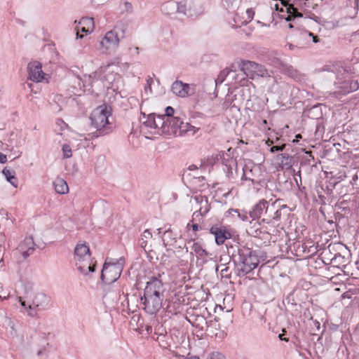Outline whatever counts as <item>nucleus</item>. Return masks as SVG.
Here are the masks:
<instances>
[{
    "mask_svg": "<svg viewBox=\"0 0 359 359\" xmlns=\"http://www.w3.org/2000/svg\"><path fill=\"white\" fill-rule=\"evenodd\" d=\"M198 130V128L191 126L189 123H184L183 121H182V124L180 125V128L177 132V135L182 136L189 133H191V135H194L196 131Z\"/></svg>",
    "mask_w": 359,
    "mask_h": 359,
    "instance_id": "b1692460",
    "label": "nucleus"
},
{
    "mask_svg": "<svg viewBox=\"0 0 359 359\" xmlns=\"http://www.w3.org/2000/svg\"><path fill=\"white\" fill-rule=\"evenodd\" d=\"M226 76H231L233 79H236L235 71L224 69L219 74L215 81L217 82L219 81L220 83H222Z\"/></svg>",
    "mask_w": 359,
    "mask_h": 359,
    "instance_id": "58836bf2",
    "label": "nucleus"
},
{
    "mask_svg": "<svg viewBox=\"0 0 359 359\" xmlns=\"http://www.w3.org/2000/svg\"><path fill=\"white\" fill-rule=\"evenodd\" d=\"M188 243L192 244L191 250L198 255V257L203 258L204 257H208L210 255V254L205 249H204L199 243L190 240Z\"/></svg>",
    "mask_w": 359,
    "mask_h": 359,
    "instance_id": "a878e982",
    "label": "nucleus"
},
{
    "mask_svg": "<svg viewBox=\"0 0 359 359\" xmlns=\"http://www.w3.org/2000/svg\"><path fill=\"white\" fill-rule=\"evenodd\" d=\"M235 266V272L239 277H243L257 267L259 263L256 250L245 245H240L231 255Z\"/></svg>",
    "mask_w": 359,
    "mask_h": 359,
    "instance_id": "f257e3e1",
    "label": "nucleus"
},
{
    "mask_svg": "<svg viewBox=\"0 0 359 359\" xmlns=\"http://www.w3.org/2000/svg\"><path fill=\"white\" fill-rule=\"evenodd\" d=\"M336 207L342 211L346 212L350 211V209L348 205V202L346 200H342L338 201V203L336 204Z\"/></svg>",
    "mask_w": 359,
    "mask_h": 359,
    "instance_id": "79ce46f5",
    "label": "nucleus"
},
{
    "mask_svg": "<svg viewBox=\"0 0 359 359\" xmlns=\"http://www.w3.org/2000/svg\"><path fill=\"white\" fill-rule=\"evenodd\" d=\"M278 159L283 169H289L292 166L293 158L286 153L278 155Z\"/></svg>",
    "mask_w": 359,
    "mask_h": 359,
    "instance_id": "393cba45",
    "label": "nucleus"
},
{
    "mask_svg": "<svg viewBox=\"0 0 359 359\" xmlns=\"http://www.w3.org/2000/svg\"><path fill=\"white\" fill-rule=\"evenodd\" d=\"M120 39L116 32L113 30L108 32L100 43L102 52L108 53L115 50L118 46Z\"/></svg>",
    "mask_w": 359,
    "mask_h": 359,
    "instance_id": "1a4fd4ad",
    "label": "nucleus"
},
{
    "mask_svg": "<svg viewBox=\"0 0 359 359\" xmlns=\"http://www.w3.org/2000/svg\"><path fill=\"white\" fill-rule=\"evenodd\" d=\"M3 175L5 176L6 180L10 182L13 186L17 187L18 180L15 175V172L5 168L2 170Z\"/></svg>",
    "mask_w": 359,
    "mask_h": 359,
    "instance_id": "72a5a7b5",
    "label": "nucleus"
},
{
    "mask_svg": "<svg viewBox=\"0 0 359 359\" xmlns=\"http://www.w3.org/2000/svg\"><path fill=\"white\" fill-rule=\"evenodd\" d=\"M243 173L241 177L242 180H248L251 181L253 184H259V180L257 179L255 175V172L258 170V168L256 166L250 167L248 165H245L243 167Z\"/></svg>",
    "mask_w": 359,
    "mask_h": 359,
    "instance_id": "6ab92c4d",
    "label": "nucleus"
},
{
    "mask_svg": "<svg viewBox=\"0 0 359 359\" xmlns=\"http://www.w3.org/2000/svg\"><path fill=\"white\" fill-rule=\"evenodd\" d=\"M284 8H278V5H276V9L283 13L281 18L287 21H292L296 18H302V13L299 12L297 8L294 7L293 4H290L288 0H280Z\"/></svg>",
    "mask_w": 359,
    "mask_h": 359,
    "instance_id": "6e6552de",
    "label": "nucleus"
},
{
    "mask_svg": "<svg viewBox=\"0 0 359 359\" xmlns=\"http://www.w3.org/2000/svg\"><path fill=\"white\" fill-rule=\"evenodd\" d=\"M171 90L179 97H186L194 94V86L191 87L188 83L177 80L172 84Z\"/></svg>",
    "mask_w": 359,
    "mask_h": 359,
    "instance_id": "ddd939ff",
    "label": "nucleus"
},
{
    "mask_svg": "<svg viewBox=\"0 0 359 359\" xmlns=\"http://www.w3.org/2000/svg\"><path fill=\"white\" fill-rule=\"evenodd\" d=\"M143 124L148 128L155 129V114H150L148 115L147 118L143 122Z\"/></svg>",
    "mask_w": 359,
    "mask_h": 359,
    "instance_id": "ea45409f",
    "label": "nucleus"
},
{
    "mask_svg": "<svg viewBox=\"0 0 359 359\" xmlns=\"http://www.w3.org/2000/svg\"><path fill=\"white\" fill-rule=\"evenodd\" d=\"M124 262L123 257L118 259L107 257L102 269L101 280L107 285L116 281L123 271Z\"/></svg>",
    "mask_w": 359,
    "mask_h": 359,
    "instance_id": "f03ea898",
    "label": "nucleus"
},
{
    "mask_svg": "<svg viewBox=\"0 0 359 359\" xmlns=\"http://www.w3.org/2000/svg\"><path fill=\"white\" fill-rule=\"evenodd\" d=\"M191 203L196 205L195 208L196 210L194 212L192 219L191 222L196 220L205 215L209 211V205L208 203V198L201 194L193 196L191 199Z\"/></svg>",
    "mask_w": 359,
    "mask_h": 359,
    "instance_id": "423d86ee",
    "label": "nucleus"
},
{
    "mask_svg": "<svg viewBox=\"0 0 359 359\" xmlns=\"http://www.w3.org/2000/svg\"><path fill=\"white\" fill-rule=\"evenodd\" d=\"M167 118L163 115H158L156 118L155 117V129H158L162 133H169L168 128L166 125Z\"/></svg>",
    "mask_w": 359,
    "mask_h": 359,
    "instance_id": "2f4dec72",
    "label": "nucleus"
},
{
    "mask_svg": "<svg viewBox=\"0 0 359 359\" xmlns=\"http://www.w3.org/2000/svg\"><path fill=\"white\" fill-rule=\"evenodd\" d=\"M128 27V22L127 21H119L116 23V25L114 27V29L113 31H115L118 33V35H119V33H121L120 38L123 39L125 37L126 32Z\"/></svg>",
    "mask_w": 359,
    "mask_h": 359,
    "instance_id": "f704fd0d",
    "label": "nucleus"
},
{
    "mask_svg": "<svg viewBox=\"0 0 359 359\" xmlns=\"http://www.w3.org/2000/svg\"><path fill=\"white\" fill-rule=\"evenodd\" d=\"M142 309L149 314H156L162 307L163 299L144 294L140 297Z\"/></svg>",
    "mask_w": 359,
    "mask_h": 359,
    "instance_id": "0eeeda50",
    "label": "nucleus"
},
{
    "mask_svg": "<svg viewBox=\"0 0 359 359\" xmlns=\"http://www.w3.org/2000/svg\"><path fill=\"white\" fill-rule=\"evenodd\" d=\"M55 191L60 194H65L69 191L67 182L62 178H57L54 182Z\"/></svg>",
    "mask_w": 359,
    "mask_h": 359,
    "instance_id": "7c9ffc66",
    "label": "nucleus"
},
{
    "mask_svg": "<svg viewBox=\"0 0 359 359\" xmlns=\"http://www.w3.org/2000/svg\"><path fill=\"white\" fill-rule=\"evenodd\" d=\"M186 11H187V6H186L185 3L177 2L176 13L186 15H187Z\"/></svg>",
    "mask_w": 359,
    "mask_h": 359,
    "instance_id": "a18cd8bd",
    "label": "nucleus"
},
{
    "mask_svg": "<svg viewBox=\"0 0 359 359\" xmlns=\"http://www.w3.org/2000/svg\"><path fill=\"white\" fill-rule=\"evenodd\" d=\"M273 210V204L271 205L269 203L264 199L259 201L253 208L251 211L249 212V215L252 219H259L262 217L266 218V215L269 213V211Z\"/></svg>",
    "mask_w": 359,
    "mask_h": 359,
    "instance_id": "9d476101",
    "label": "nucleus"
},
{
    "mask_svg": "<svg viewBox=\"0 0 359 359\" xmlns=\"http://www.w3.org/2000/svg\"><path fill=\"white\" fill-rule=\"evenodd\" d=\"M20 304L22 306H24L26 309H27V311H29L28 308L26 307V302L25 301H22L21 299H20Z\"/></svg>",
    "mask_w": 359,
    "mask_h": 359,
    "instance_id": "338daca9",
    "label": "nucleus"
},
{
    "mask_svg": "<svg viewBox=\"0 0 359 359\" xmlns=\"http://www.w3.org/2000/svg\"><path fill=\"white\" fill-rule=\"evenodd\" d=\"M189 322L192 324L194 327H196L200 330H203L205 326L208 327V322L203 316H197L195 318L194 321L189 320Z\"/></svg>",
    "mask_w": 359,
    "mask_h": 359,
    "instance_id": "c9c22d12",
    "label": "nucleus"
},
{
    "mask_svg": "<svg viewBox=\"0 0 359 359\" xmlns=\"http://www.w3.org/2000/svg\"><path fill=\"white\" fill-rule=\"evenodd\" d=\"M166 125H167V127L168 128V130H169V133H165L164 134L165 135H175V136H177V128H175L174 125H173V122L171 121L170 119H168L167 118V121H166Z\"/></svg>",
    "mask_w": 359,
    "mask_h": 359,
    "instance_id": "a19ab883",
    "label": "nucleus"
},
{
    "mask_svg": "<svg viewBox=\"0 0 359 359\" xmlns=\"http://www.w3.org/2000/svg\"><path fill=\"white\" fill-rule=\"evenodd\" d=\"M111 109L108 110L106 104H102L93 110L90 115L92 125L97 128L98 133L96 137L107 134L110 129L109 116L111 115Z\"/></svg>",
    "mask_w": 359,
    "mask_h": 359,
    "instance_id": "7ed1b4c3",
    "label": "nucleus"
},
{
    "mask_svg": "<svg viewBox=\"0 0 359 359\" xmlns=\"http://www.w3.org/2000/svg\"><path fill=\"white\" fill-rule=\"evenodd\" d=\"M283 334H279V335H278L279 339H280V340H283V341H289V339H287V338H283Z\"/></svg>",
    "mask_w": 359,
    "mask_h": 359,
    "instance_id": "69168bd1",
    "label": "nucleus"
},
{
    "mask_svg": "<svg viewBox=\"0 0 359 359\" xmlns=\"http://www.w3.org/2000/svg\"><path fill=\"white\" fill-rule=\"evenodd\" d=\"M246 14L248 16V21L250 22L253 19L255 15L254 11L252 10V8H248L246 11Z\"/></svg>",
    "mask_w": 359,
    "mask_h": 359,
    "instance_id": "bf43d9fd",
    "label": "nucleus"
},
{
    "mask_svg": "<svg viewBox=\"0 0 359 359\" xmlns=\"http://www.w3.org/2000/svg\"><path fill=\"white\" fill-rule=\"evenodd\" d=\"M349 93L353 92L359 89V83L358 81L348 80Z\"/></svg>",
    "mask_w": 359,
    "mask_h": 359,
    "instance_id": "09e8293b",
    "label": "nucleus"
},
{
    "mask_svg": "<svg viewBox=\"0 0 359 359\" xmlns=\"http://www.w3.org/2000/svg\"><path fill=\"white\" fill-rule=\"evenodd\" d=\"M62 154H63L64 158H68L72 156V149L69 145L64 144L62 146Z\"/></svg>",
    "mask_w": 359,
    "mask_h": 359,
    "instance_id": "c03bdc74",
    "label": "nucleus"
},
{
    "mask_svg": "<svg viewBox=\"0 0 359 359\" xmlns=\"http://www.w3.org/2000/svg\"><path fill=\"white\" fill-rule=\"evenodd\" d=\"M170 247H172L175 250H184L185 248V252H188V248L186 246V243L183 241L178 242L177 240L175 245H171Z\"/></svg>",
    "mask_w": 359,
    "mask_h": 359,
    "instance_id": "de8ad7c7",
    "label": "nucleus"
},
{
    "mask_svg": "<svg viewBox=\"0 0 359 359\" xmlns=\"http://www.w3.org/2000/svg\"><path fill=\"white\" fill-rule=\"evenodd\" d=\"M74 260L77 262L90 261V252L89 247L85 243H78L74 248Z\"/></svg>",
    "mask_w": 359,
    "mask_h": 359,
    "instance_id": "2eb2a0df",
    "label": "nucleus"
},
{
    "mask_svg": "<svg viewBox=\"0 0 359 359\" xmlns=\"http://www.w3.org/2000/svg\"><path fill=\"white\" fill-rule=\"evenodd\" d=\"M284 72L288 76L297 82H302L305 80V74L301 73L299 70L294 69L292 66H286L284 67Z\"/></svg>",
    "mask_w": 359,
    "mask_h": 359,
    "instance_id": "412c9836",
    "label": "nucleus"
},
{
    "mask_svg": "<svg viewBox=\"0 0 359 359\" xmlns=\"http://www.w3.org/2000/svg\"><path fill=\"white\" fill-rule=\"evenodd\" d=\"M35 243L32 236L26 237L19 245L18 250L24 259L27 258L33 254L35 250Z\"/></svg>",
    "mask_w": 359,
    "mask_h": 359,
    "instance_id": "dca6fc26",
    "label": "nucleus"
},
{
    "mask_svg": "<svg viewBox=\"0 0 359 359\" xmlns=\"http://www.w3.org/2000/svg\"><path fill=\"white\" fill-rule=\"evenodd\" d=\"M174 112H175V110L172 107H167L165 108V114H163V116L165 118H171V117H174Z\"/></svg>",
    "mask_w": 359,
    "mask_h": 359,
    "instance_id": "8fccbe9b",
    "label": "nucleus"
},
{
    "mask_svg": "<svg viewBox=\"0 0 359 359\" xmlns=\"http://www.w3.org/2000/svg\"><path fill=\"white\" fill-rule=\"evenodd\" d=\"M50 297L43 292H36L28 306V315L31 317H38V312L49 309Z\"/></svg>",
    "mask_w": 359,
    "mask_h": 359,
    "instance_id": "39448f33",
    "label": "nucleus"
},
{
    "mask_svg": "<svg viewBox=\"0 0 359 359\" xmlns=\"http://www.w3.org/2000/svg\"><path fill=\"white\" fill-rule=\"evenodd\" d=\"M302 37L304 39L311 38L313 43H317L319 41L318 36L317 35H314L312 32L309 31H304L302 32Z\"/></svg>",
    "mask_w": 359,
    "mask_h": 359,
    "instance_id": "37998d69",
    "label": "nucleus"
},
{
    "mask_svg": "<svg viewBox=\"0 0 359 359\" xmlns=\"http://www.w3.org/2000/svg\"><path fill=\"white\" fill-rule=\"evenodd\" d=\"M348 80H345L341 82L335 83L336 90L333 92V95H346L349 93Z\"/></svg>",
    "mask_w": 359,
    "mask_h": 359,
    "instance_id": "bb28decb",
    "label": "nucleus"
},
{
    "mask_svg": "<svg viewBox=\"0 0 359 359\" xmlns=\"http://www.w3.org/2000/svg\"><path fill=\"white\" fill-rule=\"evenodd\" d=\"M237 165L236 159L233 158H227L222 160L223 170L226 173L228 177L233 174V168Z\"/></svg>",
    "mask_w": 359,
    "mask_h": 359,
    "instance_id": "4be33fe9",
    "label": "nucleus"
},
{
    "mask_svg": "<svg viewBox=\"0 0 359 359\" xmlns=\"http://www.w3.org/2000/svg\"><path fill=\"white\" fill-rule=\"evenodd\" d=\"M228 271H229V268H228V267H226L225 269H222V276H228V275H227V272H228Z\"/></svg>",
    "mask_w": 359,
    "mask_h": 359,
    "instance_id": "0e129e2a",
    "label": "nucleus"
},
{
    "mask_svg": "<svg viewBox=\"0 0 359 359\" xmlns=\"http://www.w3.org/2000/svg\"><path fill=\"white\" fill-rule=\"evenodd\" d=\"M311 1V0H304L303 5H304V7L306 8V9H307V8L314 9L318 6V4L312 3Z\"/></svg>",
    "mask_w": 359,
    "mask_h": 359,
    "instance_id": "6e6d98bb",
    "label": "nucleus"
},
{
    "mask_svg": "<svg viewBox=\"0 0 359 359\" xmlns=\"http://www.w3.org/2000/svg\"><path fill=\"white\" fill-rule=\"evenodd\" d=\"M345 250V246L340 243H330L320 254L322 261L325 264H328V262L331 260L334 253Z\"/></svg>",
    "mask_w": 359,
    "mask_h": 359,
    "instance_id": "4468645a",
    "label": "nucleus"
},
{
    "mask_svg": "<svg viewBox=\"0 0 359 359\" xmlns=\"http://www.w3.org/2000/svg\"><path fill=\"white\" fill-rule=\"evenodd\" d=\"M236 0H222V3L224 4V6H226L227 8L230 7L231 6L233 5V3Z\"/></svg>",
    "mask_w": 359,
    "mask_h": 359,
    "instance_id": "680f3d73",
    "label": "nucleus"
},
{
    "mask_svg": "<svg viewBox=\"0 0 359 359\" xmlns=\"http://www.w3.org/2000/svg\"><path fill=\"white\" fill-rule=\"evenodd\" d=\"M177 239V237L173 236V233L170 228L164 231L163 241L165 247L175 245Z\"/></svg>",
    "mask_w": 359,
    "mask_h": 359,
    "instance_id": "c756f323",
    "label": "nucleus"
},
{
    "mask_svg": "<svg viewBox=\"0 0 359 359\" xmlns=\"http://www.w3.org/2000/svg\"><path fill=\"white\" fill-rule=\"evenodd\" d=\"M119 296V292L117 290V291H114L112 292H107L104 297V298H111L112 300H117L118 299V297Z\"/></svg>",
    "mask_w": 359,
    "mask_h": 359,
    "instance_id": "603ef678",
    "label": "nucleus"
},
{
    "mask_svg": "<svg viewBox=\"0 0 359 359\" xmlns=\"http://www.w3.org/2000/svg\"><path fill=\"white\" fill-rule=\"evenodd\" d=\"M189 226H191L192 229L194 231H198L199 229H201V228L200 227V226L196 224V223H194L193 224H190V223H188L187 226V228L189 229Z\"/></svg>",
    "mask_w": 359,
    "mask_h": 359,
    "instance_id": "052dcab7",
    "label": "nucleus"
},
{
    "mask_svg": "<svg viewBox=\"0 0 359 359\" xmlns=\"http://www.w3.org/2000/svg\"><path fill=\"white\" fill-rule=\"evenodd\" d=\"M100 76V72L97 71L90 74L83 75V77L81 79L83 86L90 90L93 86V83L99 81Z\"/></svg>",
    "mask_w": 359,
    "mask_h": 359,
    "instance_id": "aec40b11",
    "label": "nucleus"
},
{
    "mask_svg": "<svg viewBox=\"0 0 359 359\" xmlns=\"http://www.w3.org/2000/svg\"><path fill=\"white\" fill-rule=\"evenodd\" d=\"M158 277L151 276L147 281L144 291L165 292V289L162 280Z\"/></svg>",
    "mask_w": 359,
    "mask_h": 359,
    "instance_id": "a211bd4d",
    "label": "nucleus"
},
{
    "mask_svg": "<svg viewBox=\"0 0 359 359\" xmlns=\"http://www.w3.org/2000/svg\"><path fill=\"white\" fill-rule=\"evenodd\" d=\"M238 67L243 74L252 79L256 76H270L264 66L252 61L242 60L238 63Z\"/></svg>",
    "mask_w": 359,
    "mask_h": 359,
    "instance_id": "20e7f679",
    "label": "nucleus"
},
{
    "mask_svg": "<svg viewBox=\"0 0 359 359\" xmlns=\"http://www.w3.org/2000/svg\"><path fill=\"white\" fill-rule=\"evenodd\" d=\"M228 212L232 216L236 215L243 222L248 220V212L244 210L229 209Z\"/></svg>",
    "mask_w": 359,
    "mask_h": 359,
    "instance_id": "4c0bfd02",
    "label": "nucleus"
},
{
    "mask_svg": "<svg viewBox=\"0 0 359 359\" xmlns=\"http://www.w3.org/2000/svg\"><path fill=\"white\" fill-rule=\"evenodd\" d=\"M346 259L341 255V251L334 253L333 257L328 262V264H331L334 267L339 268L340 266H345Z\"/></svg>",
    "mask_w": 359,
    "mask_h": 359,
    "instance_id": "cd10ccee",
    "label": "nucleus"
},
{
    "mask_svg": "<svg viewBox=\"0 0 359 359\" xmlns=\"http://www.w3.org/2000/svg\"><path fill=\"white\" fill-rule=\"evenodd\" d=\"M94 29V21L92 18H82L79 22V25L76 26V38L82 39L83 35H81L80 32L85 34L91 32Z\"/></svg>",
    "mask_w": 359,
    "mask_h": 359,
    "instance_id": "f3484780",
    "label": "nucleus"
},
{
    "mask_svg": "<svg viewBox=\"0 0 359 359\" xmlns=\"http://www.w3.org/2000/svg\"><path fill=\"white\" fill-rule=\"evenodd\" d=\"M177 2L169 1L162 4L161 11L164 15H170L176 13Z\"/></svg>",
    "mask_w": 359,
    "mask_h": 359,
    "instance_id": "c85d7f7f",
    "label": "nucleus"
},
{
    "mask_svg": "<svg viewBox=\"0 0 359 359\" xmlns=\"http://www.w3.org/2000/svg\"><path fill=\"white\" fill-rule=\"evenodd\" d=\"M28 79L34 82H41L45 74L42 70V65L38 61L30 62L27 65Z\"/></svg>",
    "mask_w": 359,
    "mask_h": 359,
    "instance_id": "9b49d317",
    "label": "nucleus"
},
{
    "mask_svg": "<svg viewBox=\"0 0 359 359\" xmlns=\"http://www.w3.org/2000/svg\"><path fill=\"white\" fill-rule=\"evenodd\" d=\"M151 233L149 229H147L143 232L142 238L139 241V245L144 249L145 252H147V250L146 248L147 244V240L151 238Z\"/></svg>",
    "mask_w": 359,
    "mask_h": 359,
    "instance_id": "e433bc0d",
    "label": "nucleus"
},
{
    "mask_svg": "<svg viewBox=\"0 0 359 359\" xmlns=\"http://www.w3.org/2000/svg\"><path fill=\"white\" fill-rule=\"evenodd\" d=\"M7 161L6 155L0 153V163H4Z\"/></svg>",
    "mask_w": 359,
    "mask_h": 359,
    "instance_id": "e2e57ef3",
    "label": "nucleus"
},
{
    "mask_svg": "<svg viewBox=\"0 0 359 359\" xmlns=\"http://www.w3.org/2000/svg\"><path fill=\"white\" fill-rule=\"evenodd\" d=\"M170 359H200L199 357L195 355H190L189 354L187 356H184L181 355H176L173 358Z\"/></svg>",
    "mask_w": 359,
    "mask_h": 359,
    "instance_id": "5fc2aeb1",
    "label": "nucleus"
},
{
    "mask_svg": "<svg viewBox=\"0 0 359 359\" xmlns=\"http://www.w3.org/2000/svg\"><path fill=\"white\" fill-rule=\"evenodd\" d=\"M209 359H226V358L222 353H212L210 354Z\"/></svg>",
    "mask_w": 359,
    "mask_h": 359,
    "instance_id": "4d7b16f0",
    "label": "nucleus"
},
{
    "mask_svg": "<svg viewBox=\"0 0 359 359\" xmlns=\"http://www.w3.org/2000/svg\"><path fill=\"white\" fill-rule=\"evenodd\" d=\"M164 292H154V291H144V294H148L153 297H156L158 299H164Z\"/></svg>",
    "mask_w": 359,
    "mask_h": 359,
    "instance_id": "49530a36",
    "label": "nucleus"
},
{
    "mask_svg": "<svg viewBox=\"0 0 359 359\" xmlns=\"http://www.w3.org/2000/svg\"><path fill=\"white\" fill-rule=\"evenodd\" d=\"M124 9L123 12H126L129 13H132L133 12V7L131 3L128 1H125L123 4Z\"/></svg>",
    "mask_w": 359,
    "mask_h": 359,
    "instance_id": "864d4df0",
    "label": "nucleus"
},
{
    "mask_svg": "<svg viewBox=\"0 0 359 359\" xmlns=\"http://www.w3.org/2000/svg\"><path fill=\"white\" fill-rule=\"evenodd\" d=\"M170 119L171 120V121L173 122L175 128H177L176 129L177 133L180 128V125L182 124V119L178 116L171 117V118Z\"/></svg>",
    "mask_w": 359,
    "mask_h": 359,
    "instance_id": "3c124183",
    "label": "nucleus"
},
{
    "mask_svg": "<svg viewBox=\"0 0 359 359\" xmlns=\"http://www.w3.org/2000/svg\"><path fill=\"white\" fill-rule=\"evenodd\" d=\"M285 147V144H283L280 146H273L270 150L272 153H274L276 151H281L284 149Z\"/></svg>",
    "mask_w": 359,
    "mask_h": 359,
    "instance_id": "13d9d810",
    "label": "nucleus"
},
{
    "mask_svg": "<svg viewBox=\"0 0 359 359\" xmlns=\"http://www.w3.org/2000/svg\"><path fill=\"white\" fill-rule=\"evenodd\" d=\"M77 266V269L81 273L87 275L89 272H94L95 266L94 264H91L90 261L87 262H75Z\"/></svg>",
    "mask_w": 359,
    "mask_h": 359,
    "instance_id": "5701e85b",
    "label": "nucleus"
},
{
    "mask_svg": "<svg viewBox=\"0 0 359 359\" xmlns=\"http://www.w3.org/2000/svg\"><path fill=\"white\" fill-rule=\"evenodd\" d=\"M189 169L190 170H196L197 169V167L195 165H191L189 167Z\"/></svg>",
    "mask_w": 359,
    "mask_h": 359,
    "instance_id": "774afa93",
    "label": "nucleus"
},
{
    "mask_svg": "<svg viewBox=\"0 0 359 359\" xmlns=\"http://www.w3.org/2000/svg\"><path fill=\"white\" fill-rule=\"evenodd\" d=\"M281 217V210H276L275 205L273 204V210L269 211V213L266 215V218H262V222L266 223H270L273 220H278Z\"/></svg>",
    "mask_w": 359,
    "mask_h": 359,
    "instance_id": "473e14b6",
    "label": "nucleus"
},
{
    "mask_svg": "<svg viewBox=\"0 0 359 359\" xmlns=\"http://www.w3.org/2000/svg\"><path fill=\"white\" fill-rule=\"evenodd\" d=\"M210 233L215 236V243L218 245L224 244L226 239L231 237V233L222 225H213L210 229Z\"/></svg>",
    "mask_w": 359,
    "mask_h": 359,
    "instance_id": "f8f14e48",
    "label": "nucleus"
}]
</instances>
